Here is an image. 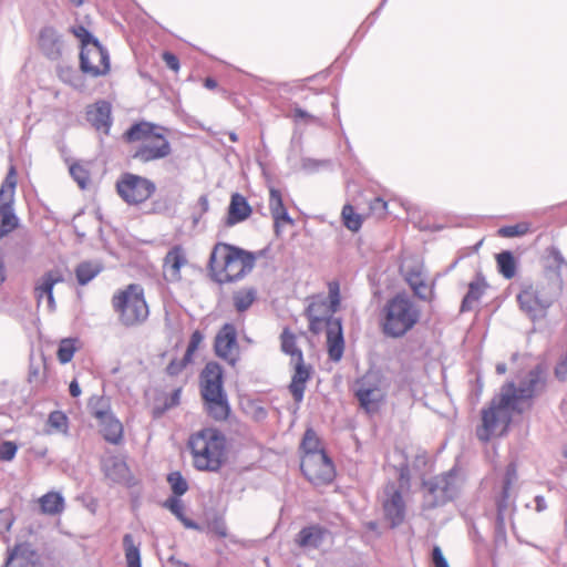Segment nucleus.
<instances>
[{
    "label": "nucleus",
    "mask_w": 567,
    "mask_h": 567,
    "mask_svg": "<svg viewBox=\"0 0 567 567\" xmlns=\"http://www.w3.org/2000/svg\"><path fill=\"white\" fill-rule=\"evenodd\" d=\"M547 374L543 364H536L516 386L515 382L504 383L487 408L482 409V424L476 427V437L488 442L501 424L507 426L513 414H522V402L532 400L546 388Z\"/></svg>",
    "instance_id": "nucleus-1"
},
{
    "label": "nucleus",
    "mask_w": 567,
    "mask_h": 567,
    "mask_svg": "<svg viewBox=\"0 0 567 567\" xmlns=\"http://www.w3.org/2000/svg\"><path fill=\"white\" fill-rule=\"evenodd\" d=\"M252 252L226 243H217L209 256L208 268L214 281L219 285L236 282L249 274L255 266Z\"/></svg>",
    "instance_id": "nucleus-2"
},
{
    "label": "nucleus",
    "mask_w": 567,
    "mask_h": 567,
    "mask_svg": "<svg viewBox=\"0 0 567 567\" xmlns=\"http://www.w3.org/2000/svg\"><path fill=\"white\" fill-rule=\"evenodd\" d=\"M193 465L197 471L218 472L227 460V440L216 427H204L188 439Z\"/></svg>",
    "instance_id": "nucleus-3"
},
{
    "label": "nucleus",
    "mask_w": 567,
    "mask_h": 567,
    "mask_svg": "<svg viewBox=\"0 0 567 567\" xmlns=\"http://www.w3.org/2000/svg\"><path fill=\"white\" fill-rule=\"evenodd\" d=\"M518 480L517 465L511 462L506 465L501 480L493 486V499L496 507V518L494 526L495 543L503 544L507 539L506 523L509 522L512 528H515L514 515L517 512V493L514 485Z\"/></svg>",
    "instance_id": "nucleus-4"
},
{
    "label": "nucleus",
    "mask_w": 567,
    "mask_h": 567,
    "mask_svg": "<svg viewBox=\"0 0 567 567\" xmlns=\"http://www.w3.org/2000/svg\"><path fill=\"white\" fill-rule=\"evenodd\" d=\"M382 332L386 337L401 338L420 320L421 310L405 292L390 298L382 310Z\"/></svg>",
    "instance_id": "nucleus-5"
},
{
    "label": "nucleus",
    "mask_w": 567,
    "mask_h": 567,
    "mask_svg": "<svg viewBox=\"0 0 567 567\" xmlns=\"http://www.w3.org/2000/svg\"><path fill=\"white\" fill-rule=\"evenodd\" d=\"M224 371L218 362L206 363L200 373V394L207 414L215 421H225L230 406L223 388Z\"/></svg>",
    "instance_id": "nucleus-6"
},
{
    "label": "nucleus",
    "mask_w": 567,
    "mask_h": 567,
    "mask_svg": "<svg viewBox=\"0 0 567 567\" xmlns=\"http://www.w3.org/2000/svg\"><path fill=\"white\" fill-rule=\"evenodd\" d=\"M112 305L125 327L143 323L150 315L148 306L141 285L131 284L113 296Z\"/></svg>",
    "instance_id": "nucleus-7"
},
{
    "label": "nucleus",
    "mask_w": 567,
    "mask_h": 567,
    "mask_svg": "<svg viewBox=\"0 0 567 567\" xmlns=\"http://www.w3.org/2000/svg\"><path fill=\"white\" fill-rule=\"evenodd\" d=\"M120 197L128 205H140L156 192V185L147 177L133 173H123L116 182Z\"/></svg>",
    "instance_id": "nucleus-8"
},
{
    "label": "nucleus",
    "mask_w": 567,
    "mask_h": 567,
    "mask_svg": "<svg viewBox=\"0 0 567 567\" xmlns=\"http://www.w3.org/2000/svg\"><path fill=\"white\" fill-rule=\"evenodd\" d=\"M354 396L367 413H377L385 398L381 375L377 372H367L358 379L354 385Z\"/></svg>",
    "instance_id": "nucleus-9"
},
{
    "label": "nucleus",
    "mask_w": 567,
    "mask_h": 567,
    "mask_svg": "<svg viewBox=\"0 0 567 567\" xmlns=\"http://www.w3.org/2000/svg\"><path fill=\"white\" fill-rule=\"evenodd\" d=\"M456 472L454 468L446 473L434 476L423 483L424 493V507L435 508L452 501L456 494Z\"/></svg>",
    "instance_id": "nucleus-10"
},
{
    "label": "nucleus",
    "mask_w": 567,
    "mask_h": 567,
    "mask_svg": "<svg viewBox=\"0 0 567 567\" xmlns=\"http://www.w3.org/2000/svg\"><path fill=\"white\" fill-rule=\"evenodd\" d=\"M300 470L305 477L317 486L330 484L336 476L334 464L326 452L302 455Z\"/></svg>",
    "instance_id": "nucleus-11"
},
{
    "label": "nucleus",
    "mask_w": 567,
    "mask_h": 567,
    "mask_svg": "<svg viewBox=\"0 0 567 567\" xmlns=\"http://www.w3.org/2000/svg\"><path fill=\"white\" fill-rule=\"evenodd\" d=\"M520 310L532 320L538 321L547 316L548 309L554 305L539 289L530 282L520 286L517 293Z\"/></svg>",
    "instance_id": "nucleus-12"
},
{
    "label": "nucleus",
    "mask_w": 567,
    "mask_h": 567,
    "mask_svg": "<svg viewBox=\"0 0 567 567\" xmlns=\"http://www.w3.org/2000/svg\"><path fill=\"white\" fill-rule=\"evenodd\" d=\"M80 69L91 76L97 78L105 75L110 71V54L100 41L80 52Z\"/></svg>",
    "instance_id": "nucleus-13"
},
{
    "label": "nucleus",
    "mask_w": 567,
    "mask_h": 567,
    "mask_svg": "<svg viewBox=\"0 0 567 567\" xmlns=\"http://www.w3.org/2000/svg\"><path fill=\"white\" fill-rule=\"evenodd\" d=\"M382 509L391 528H396L405 519L406 505L401 487L394 482H388L383 488Z\"/></svg>",
    "instance_id": "nucleus-14"
},
{
    "label": "nucleus",
    "mask_w": 567,
    "mask_h": 567,
    "mask_svg": "<svg viewBox=\"0 0 567 567\" xmlns=\"http://www.w3.org/2000/svg\"><path fill=\"white\" fill-rule=\"evenodd\" d=\"M237 331L233 323H225L215 337L214 349L216 355L225 360L230 365H235L239 359L237 349Z\"/></svg>",
    "instance_id": "nucleus-15"
},
{
    "label": "nucleus",
    "mask_w": 567,
    "mask_h": 567,
    "mask_svg": "<svg viewBox=\"0 0 567 567\" xmlns=\"http://www.w3.org/2000/svg\"><path fill=\"white\" fill-rule=\"evenodd\" d=\"M172 153L168 140L161 133L154 140L140 144L132 153V158L141 163H148L167 157Z\"/></svg>",
    "instance_id": "nucleus-16"
},
{
    "label": "nucleus",
    "mask_w": 567,
    "mask_h": 567,
    "mask_svg": "<svg viewBox=\"0 0 567 567\" xmlns=\"http://www.w3.org/2000/svg\"><path fill=\"white\" fill-rule=\"evenodd\" d=\"M38 44L42 54L50 61H60L63 55V35L52 25L40 29Z\"/></svg>",
    "instance_id": "nucleus-17"
},
{
    "label": "nucleus",
    "mask_w": 567,
    "mask_h": 567,
    "mask_svg": "<svg viewBox=\"0 0 567 567\" xmlns=\"http://www.w3.org/2000/svg\"><path fill=\"white\" fill-rule=\"evenodd\" d=\"M3 567H42V564L29 543H20L9 550Z\"/></svg>",
    "instance_id": "nucleus-18"
},
{
    "label": "nucleus",
    "mask_w": 567,
    "mask_h": 567,
    "mask_svg": "<svg viewBox=\"0 0 567 567\" xmlns=\"http://www.w3.org/2000/svg\"><path fill=\"white\" fill-rule=\"evenodd\" d=\"M328 357L332 362H339L344 352V338L341 319H330L327 322Z\"/></svg>",
    "instance_id": "nucleus-19"
},
{
    "label": "nucleus",
    "mask_w": 567,
    "mask_h": 567,
    "mask_svg": "<svg viewBox=\"0 0 567 567\" xmlns=\"http://www.w3.org/2000/svg\"><path fill=\"white\" fill-rule=\"evenodd\" d=\"M87 122L96 130L109 134L112 126V105L105 100L97 101L86 110Z\"/></svg>",
    "instance_id": "nucleus-20"
},
{
    "label": "nucleus",
    "mask_w": 567,
    "mask_h": 567,
    "mask_svg": "<svg viewBox=\"0 0 567 567\" xmlns=\"http://www.w3.org/2000/svg\"><path fill=\"white\" fill-rule=\"evenodd\" d=\"M291 363H293V374L289 384V391L296 404L299 405L303 400L306 383L311 378L312 368L305 364L303 358L291 361Z\"/></svg>",
    "instance_id": "nucleus-21"
},
{
    "label": "nucleus",
    "mask_w": 567,
    "mask_h": 567,
    "mask_svg": "<svg viewBox=\"0 0 567 567\" xmlns=\"http://www.w3.org/2000/svg\"><path fill=\"white\" fill-rule=\"evenodd\" d=\"M329 534L328 528L313 524L302 527L296 535L295 543L303 549H318Z\"/></svg>",
    "instance_id": "nucleus-22"
},
{
    "label": "nucleus",
    "mask_w": 567,
    "mask_h": 567,
    "mask_svg": "<svg viewBox=\"0 0 567 567\" xmlns=\"http://www.w3.org/2000/svg\"><path fill=\"white\" fill-rule=\"evenodd\" d=\"M269 210L274 219V227L279 235L281 224L293 225L295 220L289 215L281 192L276 187L269 189Z\"/></svg>",
    "instance_id": "nucleus-23"
},
{
    "label": "nucleus",
    "mask_w": 567,
    "mask_h": 567,
    "mask_svg": "<svg viewBox=\"0 0 567 567\" xmlns=\"http://www.w3.org/2000/svg\"><path fill=\"white\" fill-rule=\"evenodd\" d=\"M252 213L251 206L246 197L239 193H234L230 197L225 226L231 227L246 220Z\"/></svg>",
    "instance_id": "nucleus-24"
},
{
    "label": "nucleus",
    "mask_w": 567,
    "mask_h": 567,
    "mask_svg": "<svg viewBox=\"0 0 567 567\" xmlns=\"http://www.w3.org/2000/svg\"><path fill=\"white\" fill-rule=\"evenodd\" d=\"M488 284L482 272H477L474 280L468 284V290L462 299L460 311L470 312L474 308V303L485 293Z\"/></svg>",
    "instance_id": "nucleus-25"
},
{
    "label": "nucleus",
    "mask_w": 567,
    "mask_h": 567,
    "mask_svg": "<svg viewBox=\"0 0 567 567\" xmlns=\"http://www.w3.org/2000/svg\"><path fill=\"white\" fill-rule=\"evenodd\" d=\"M187 258L182 246L176 245L168 250L164 258V271L169 280L181 279V268L186 265Z\"/></svg>",
    "instance_id": "nucleus-26"
},
{
    "label": "nucleus",
    "mask_w": 567,
    "mask_h": 567,
    "mask_svg": "<svg viewBox=\"0 0 567 567\" xmlns=\"http://www.w3.org/2000/svg\"><path fill=\"white\" fill-rule=\"evenodd\" d=\"M159 128L158 125L147 122V121H140L130 126L124 134L123 138L126 143H134V142H141L145 143L148 140H154L156 134V130Z\"/></svg>",
    "instance_id": "nucleus-27"
},
{
    "label": "nucleus",
    "mask_w": 567,
    "mask_h": 567,
    "mask_svg": "<svg viewBox=\"0 0 567 567\" xmlns=\"http://www.w3.org/2000/svg\"><path fill=\"white\" fill-rule=\"evenodd\" d=\"M63 281L64 276L60 268H54L44 272L34 286V296L37 301L40 302L43 297L53 295L54 286Z\"/></svg>",
    "instance_id": "nucleus-28"
},
{
    "label": "nucleus",
    "mask_w": 567,
    "mask_h": 567,
    "mask_svg": "<svg viewBox=\"0 0 567 567\" xmlns=\"http://www.w3.org/2000/svg\"><path fill=\"white\" fill-rule=\"evenodd\" d=\"M99 426L104 440L111 444L118 445L123 441V425L112 413H107L100 419Z\"/></svg>",
    "instance_id": "nucleus-29"
},
{
    "label": "nucleus",
    "mask_w": 567,
    "mask_h": 567,
    "mask_svg": "<svg viewBox=\"0 0 567 567\" xmlns=\"http://www.w3.org/2000/svg\"><path fill=\"white\" fill-rule=\"evenodd\" d=\"M567 269V261L557 246L545 249L544 276H563V269Z\"/></svg>",
    "instance_id": "nucleus-30"
},
{
    "label": "nucleus",
    "mask_w": 567,
    "mask_h": 567,
    "mask_svg": "<svg viewBox=\"0 0 567 567\" xmlns=\"http://www.w3.org/2000/svg\"><path fill=\"white\" fill-rule=\"evenodd\" d=\"M102 262L97 260H84L78 264L74 269L76 281L80 286L91 282L103 271Z\"/></svg>",
    "instance_id": "nucleus-31"
},
{
    "label": "nucleus",
    "mask_w": 567,
    "mask_h": 567,
    "mask_svg": "<svg viewBox=\"0 0 567 567\" xmlns=\"http://www.w3.org/2000/svg\"><path fill=\"white\" fill-rule=\"evenodd\" d=\"M545 281L538 282L536 287L540 293L547 297L553 303H555L561 296L564 288L563 276H544Z\"/></svg>",
    "instance_id": "nucleus-32"
},
{
    "label": "nucleus",
    "mask_w": 567,
    "mask_h": 567,
    "mask_svg": "<svg viewBox=\"0 0 567 567\" xmlns=\"http://www.w3.org/2000/svg\"><path fill=\"white\" fill-rule=\"evenodd\" d=\"M496 266L498 272L505 279H512L517 272V261L511 250H503L496 255Z\"/></svg>",
    "instance_id": "nucleus-33"
},
{
    "label": "nucleus",
    "mask_w": 567,
    "mask_h": 567,
    "mask_svg": "<svg viewBox=\"0 0 567 567\" xmlns=\"http://www.w3.org/2000/svg\"><path fill=\"white\" fill-rule=\"evenodd\" d=\"M164 507L168 508L186 528L199 529V525L195 520L185 516V508L179 497L167 498Z\"/></svg>",
    "instance_id": "nucleus-34"
},
{
    "label": "nucleus",
    "mask_w": 567,
    "mask_h": 567,
    "mask_svg": "<svg viewBox=\"0 0 567 567\" xmlns=\"http://www.w3.org/2000/svg\"><path fill=\"white\" fill-rule=\"evenodd\" d=\"M41 511L45 514L55 515L64 509V498L58 492H48L39 499Z\"/></svg>",
    "instance_id": "nucleus-35"
},
{
    "label": "nucleus",
    "mask_w": 567,
    "mask_h": 567,
    "mask_svg": "<svg viewBox=\"0 0 567 567\" xmlns=\"http://www.w3.org/2000/svg\"><path fill=\"white\" fill-rule=\"evenodd\" d=\"M128 466L124 461L112 458L104 466L105 476L114 483H122L128 476Z\"/></svg>",
    "instance_id": "nucleus-36"
},
{
    "label": "nucleus",
    "mask_w": 567,
    "mask_h": 567,
    "mask_svg": "<svg viewBox=\"0 0 567 567\" xmlns=\"http://www.w3.org/2000/svg\"><path fill=\"white\" fill-rule=\"evenodd\" d=\"M281 351L291 357V361L303 358L301 349L297 347V338L289 328H285L280 334Z\"/></svg>",
    "instance_id": "nucleus-37"
},
{
    "label": "nucleus",
    "mask_w": 567,
    "mask_h": 567,
    "mask_svg": "<svg viewBox=\"0 0 567 567\" xmlns=\"http://www.w3.org/2000/svg\"><path fill=\"white\" fill-rule=\"evenodd\" d=\"M123 547L127 567H142L140 545L134 544V539L131 534L124 535Z\"/></svg>",
    "instance_id": "nucleus-38"
},
{
    "label": "nucleus",
    "mask_w": 567,
    "mask_h": 567,
    "mask_svg": "<svg viewBox=\"0 0 567 567\" xmlns=\"http://www.w3.org/2000/svg\"><path fill=\"white\" fill-rule=\"evenodd\" d=\"M316 305H310L306 309V316L309 320V330L315 333L319 334L323 329L327 331V322L330 319H338L337 317H333L332 315L329 316H317L316 313Z\"/></svg>",
    "instance_id": "nucleus-39"
},
{
    "label": "nucleus",
    "mask_w": 567,
    "mask_h": 567,
    "mask_svg": "<svg viewBox=\"0 0 567 567\" xmlns=\"http://www.w3.org/2000/svg\"><path fill=\"white\" fill-rule=\"evenodd\" d=\"M257 297L255 288L241 289L234 292V306L238 312H244L250 308Z\"/></svg>",
    "instance_id": "nucleus-40"
},
{
    "label": "nucleus",
    "mask_w": 567,
    "mask_h": 567,
    "mask_svg": "<svg viewBox=\"0 0 567 567\" xmlns=\"http://www.w3.org/2000/svg\"><path fill=\"white\" fill-rule=\"evenodd\" d=\"M300 449L302 450L303 455H312L315 453L326 452L320 447V440L312 429L306 430L300 444Z\"/></svg>",
    "instance_id": "nucleus-41"
},
{
    "label": "nucleus",
    "mask_w": 567,
    "mask_h": 567,
    "mask_svg": "<svg viewBox=\"0 0 567 567\" xmlns=\"http://www.w3.org/2000/svg\"><path fill=\"white\" fill-rule=\"evenodd\" d=\"M343 225L349 230L355 233L362 227L363 219L360 214H357L353 206L347 204L343 206L341 212Z\"/></svg>",
    "instance_id": "nucleus-42"
},
{
    "label": "nucleus",
    "mask_w": 567,
    "mask_h": 567,
    "mask_svg": "<svg viewBox=\"0 0 567 567\" xmlns=\"http://www.w3.org/2000/svg\"><path fill=\"white\" fill-rule=\"evenodd\" d=\"M19 225L13 208H0V235H7L14 230Z\"/></svg>",
    "instance_id": "nucleus-43"
},
{
    "label": "nucleus",
    "mask_w": 567,
    "mask_h": 567,
    "mask_svg": "<svg viewBox=\"0 0 567 567\" xmlns=\"http://www.w3.org/2000/svg\"><path fill=\"white\" fill-rule=\"evenodd\" d=\"M532 229L530 223L522 221L515 225L502 226L497 229V235L503 238L522 237Z\"/></svg>",
    "instance_id": "nucleus-44"
},
{
    "label": "nucleus",
    "mask_w": 567,
    "mask_h": 567,
    "mask_svg": "<svg viewBox=\"0 0 567 567\" xmlns=\"http://www.w3.org/2000/svg\"><path fill=\"white\" fill-rule=\"evenodd\" d=\"M167 482L173 492L172 497H181L188 491V483L179 471L171 472L167 475Z\"/></svg>",
    "instance_id": "nucleus-45"
},
{
    "label": "nucleus",
    "mask_w": 567,
    "mask_h": 567,
    "mask_svg": "<svg viewBox=\"0 0 567 567\" xmlns=\"http://www.w3.org/2000/svg\"><path fill=\"white\" fill-rule=\"evenodd\" d=\"M87 406L91 415L97 421L111 412L109 400L104 396H92Z\"/></svg>",
    "instance_id": "nucleus-46"
},
{
    "label": "nucleus",
    "mask_w": 567,
    "mask_h": 567,
    "mask_svg": "<svg viewBox=\"0 0 567 567\" xmlns=\"http://www.w3.org/2000/svg\"><path fill=\"white\" fill-rule=\"evenodd\" d=\"M75 342L76 339L73 338H65L60 341L56 353L60 363L66 364L72 360L76 351Z\"/></svg>",
    "instance_id": "nucleus-47"
},
{
    "label": "nucleus",
    "mask_w": 567,
    "mask_h": 567,
    "mask_svg": "<svg viewBox=\"0 0 567 567\" xmlns=\"http://www.w3.org/2000/svg\"><path fill=\"white\" fill-rule=\"evenodd\" d=\"M69 171L79 187L85 189L90 183V171L79 162L73 163Z\"/></svg>",
    "instance_id": "nucleus-48"
},
{
    "label": "nucleus",
    "mask_w": 567,
    "mask_h": 567,
    "mask_svg": "<svg viewBox=\"0 0 567 567\" xmlns=\"http://www.w3.org/2000/svg\"><path fill=\"white\" fill-rule=\"evenodd\" d=\"M71 32L80 40L81 50L87 49L94 44V41H99L84 25L72 27Z\"/></svg>",
    "instance_id": "nucleus-49"
},
{
    "label": "nucleus",
    "mask_w": 567,
    "mask_h": 567,
    "mask_svg": "<svg viewBox=\"0 0 567 567\" xmlns=\"http://www.w3.org/2000/svg\"><path fill=\"white\" fill-rule=\"evenodd\" d=\"M48 424L58 431L65 432L68 429V417L62 411H53L49 414Z\"/></svg>",
    "instance_id": "nucleus-50"
},
{
    "label": "nucleus",
    "mask_w": 567,
    "mask_h": 567,
    "mask_svg": "<svg viewBox=\"0 0 567 567\" xmlns=\"http://www.w3.org/2000/svg\"><path fill=\"white\" fill-rule=\"evenodd\" d=\"M18 445L12 441L0 443V461L10 462L16 457Z\"/></svg>",
    "instance_id": "nucleus-51"
},
{
    "label": "nucleus",
    "mask_w": 567,
    "mask_h": 567,
    "mask_svg": "<svg viewBox=\"0 0 567 567\" xmlns=\"http://www.w3.org/2000/svg\"><path fill=\"white\" fill-rule=\"evenodd\" d=\"M208 529L220 538L227 536V525L223 516L216 515L209 523Z\"/></svg>",
    "instance_id": "nucleus-52"
},
{
    "label": "nucleus",
    "mask_w": 567,
    "mask_h": 567,
    "mask_svg": "<svg viewBox=\"0 0 567 567\" xmlns=\"http://www.w3.org/2000/svg\"><path fill=\"white\" fill-rule=\"evenodd\" d=\"M411 289H412L414 296L417 297L420 300H423V301H431V299L434 296L433 289L432 288L427 289V285L425 282V280L424 281H420L419 284L413 286Z\"/></svg>",
    "instance_id": "nucleus-53"
},
{
    "label": "nucleus",
    "mask_w": 567,
    "mask_h": 567,
    "mask_svg": "<svg viewBox=\"0 0 567 567\" xmlns=\"http://www.w3.org/2000/svg\"><path fill=\"white\" fill-rule=\"evenodd\" d=\"M188 363H190V361H186V355L184 354L181 360H172L166 367V372L172 377L178 375L187 367Z\"/></svg>",
    "instance_id": "nucleus-54"
},
{
    "label": "nucleus",
    "mask_w": 567,
    "mask_h": 567,
    "mask_svg": "<svg viewBox=\"0 0 567 567\" xmlns=\"http://www.w3.org/2000/svg\"><path fill=\"white\" fill-rule=\"evenodd\" d=\"M370 210L377 217H382L386 214L388 203L382 197H374L370 202Z\"/></svg>",
    "instance_id": "nucleus-55"
},
{
    "label": "nucleus",
    "mask_w": 567,
    "mask_h": 567,
    "mask_svg": "<svg viewBox=\"0 0 567 567\" xmlns=\"http://www.w3.org/2000/svg\"><path fill=\"white\" fill-rule=\"evenodd\" d=\"M14 190L0 187V208H13Z\"/></svg>",
    "instance_id": "nucleus-56"
},
{
    "label": "nucleus",
    "mask_w": 567,
    "mask_h": 567,
    "mask_svg": "<svg viewBox=\"0 0 567 567\" xmlns=\"http://www.w3.org/2000/svg\"><path fill=\"white\" fill-rule=\"evenodd\" d=\"M202 340L203 336L199 331H195L192 333L190 340L185 352L186 361H192V357L196 349L198 348V344L202 342Z\"/></svg>",
    "instance_id": "nucleus-57"
},
{
    "label": "nucleus",
    "mask_w": 567,
    "mask_h": 567,
    "mask_svg": "<svg viewBox=\"0 0 567 567\" xmlns=\"http://www.w3.org/2000/svg\"><path fill=\"white\" fill-rule=\"evenodd\" d=\"M329 298H330V309L332 312H334V311H337V308L340 303L339 284L336 281L329 284Z\"/></svg>",
    "instance_id": "nucleus-58"
},
{
    "label": "nucleus",
    "mask_w": 567,
    "mask_h": 567,
    "mask_svg": "<svg viewBox=\"0 0 567 567\" xmlns=\"http://www.w3.org/2000/svg\"><path fill=\"white\" fill-rule=\"evenodd\" d=\"M405 280H406L408 285L410 286V288H412L420 281H424L425 279H424V276H423L421 269L411 268L405 275Z\"/></svg>",
    "instance_id": "nucleus-59"
},
{
    "label": "nucleus",
    "mask_w": 567,
    "mask_h": 567,
    "mask_svg": "<svg viewBox=\"0 0 567 567\" xmlns=\"http://www.w3.org/2000/svg\"><path fill=\"white\" fill-rule=\"evenodd\" d=\"M432 561L434 567H450L446 558L444 557L439 546H434L432 550Z\"/></svg>",
    "instance_id": "nucleus-60"
},
{
    "label": "nucleus",
    "mask_w": 567,
    "mask_h": 567,
    "mask_svg": "<svg viewBox=\"0 0 567 567\" xmlns=\"http://www.w3.org/2000/svg\"><path fill=\"white\" fill-rule=\"evenodd\" d=\"M163 60L168 69H171L173 71L179 70V66H181L179 60L174 53L165 51L163 53Z\"/></svg>",
    "instance_id": "nucleus-61"
},
{
    "label": "nucleus",
    "mask_w": 567,
    "mask_h": 567,
    "mask_svg": "<svg viewBox=\"0 0 567 567\" xmlns=\"http://www.w3.org/2000/svg\"><path fill=\"white\" fill-rule=\"evenodd\" d=\"M292 111H293V117L296 121L307 120V121L313 122V123L319 121L318 117L310 114L309 112L301 109L300 106H295Z\"/></svg>",
    "instance_id": "nucleus-62"
},
{
    "label": "nucleus",
    "mask_w": 567,
    "mask_h": 567,
    "mask_svg": "<svg viewBox=\"0 0 567 567\" xmlns=\"http://www.w3.org/2000/svg\"><path fill=\"white\" fill-rule=\"evenodd\" d=\"M16 186H17V179H16V169L14 167L12 166L6 177V179L3 181L1 187H7L8 189H13L16 190Z\"/></svg>",
    "instance_id": "nucleus-63"
},
{
    "label": "nucleus",
    "mask_w": 567,
    "mask_h": 567,
    "mask_svg": "<svg viewBox=\"0 0 567 567\" xmlns=\"http://www.w3.org/2000/svg\"><path fill=\"white\" fill-rule=\"evenodd\" d=\"M398 471H399V480L400 482L403 484H408L409 481H410V471H409V465L408 464H401L399 467H398Z\"/></svg>",
    "instance_id": "nucleus-64"
}]
</instances>
